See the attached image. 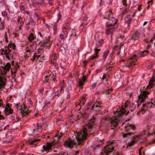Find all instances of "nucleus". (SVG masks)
I'll return each mask as SVG.
<instances>
[{"mask_svg": "<svg viewBox=\"0 0 155 155\" xmlns=\"http://www.w3.org/2000/svg\"><path fill=\"white\" fill-rule=\"evenodd\" d=\"M142 108H144L145 107V108L146 109V110H147L148 109L147 108V106H146V104L143 103L142 104Z\"/></svg>", "mask_w": 155, "mask_h": 155, "instance_id": "51", "label": "nucleus"}, {"mask_svg": "<svg viewBox=\"0 0 155 155\" xmlns=\"http://www.w3.org/2000/svg\"><path fill=\"white\" fill-rule=\"evenodd\" d=\"M136 55L134 54L128 61L127 63L129 64L126 65V67L129 68L130 69H131V68L136 64L135 62L137 61V59H136Z\"/></svg>", "mask_w": 155, "mask_h": 155, "instance_id": "5", "label": "nucleus"}, {"mask_svg": "<svg viewBox=\"0 0 155 155\" xmlns=\"http://www.w3.org/2000/svg\"><path fill=\"white\" fill-rule=\"evenodd\" d=\"M152 105H154L155 106V104H153L152 102L148 103L147 104V108H149V107H152V106H151Z\"/></svg>", "mask_w": 155, "mask_h": 155, "instance_id": "37", "label": "nucleus"}, {"mask_svg": "<svg viewBox=\"0 0 155 155\" xmlns=\"http://www.w3.org/2000/svg\"><path fill=\"white\" fill-rule=\"evenodd\" d=\"M98 57H96V55L94 54V55H91L90 58H89V60H94V59H95L97 58H98Z\"/></svg>", "mask_w": 155, "mask_h": 155, "instance_id": "38", "label": "nucleus"}, {"mask_svg": "<svg viewBox=\"0 0 155 155\" xmlns=\"http://www.w3.org/2000/svg\"><path fill=\"white\" fill-rule=\"evenodd\" d=\"M15 117L13 115H11L9 117V119L11 120H12L15 119Z\"/></svg>", "mask_w": 155, "mask_h": 155, "instance_id": "40", "label": "nucleus"}, {"mask_svg": "<svg viewBox=\"0 0 155 155\" xmlns=\"http://www.w3.org/2000/svg\"><path fill=\"white\" fill-rule=\"evenodd\" d=\"M82 80L79 79L78 82V86L80 88L82 89L83 88L84 83L85 82H87V77L86 75H83L81 78Z\"/></svg>", "mask_w": 155, "mask_h": 155, "instance_id": "9", "label": "nucleus"}, {"mask_svg": "<svg viewBox=\"0 0 155 155\" xmlns=\"http://www.w3.org/2000/svg\"><path fill=\"white\" fill-rule=\"evenodd\" d=\"M28 39L30 42H32L34 39V34L32 33H31L28 37Z\"/></svg>", "mask_w": 155, "mask_h": 155, "instance_id": "28", "label": "nucleus"}, {"mask_svg": "<svg viewBox=\"0 0 155 155\" xmlns=\"http://www.w3.org/2000/svg\"><path fill=\"white\" fill-rule=\"evenodd\" d=\"M140 35L139 33L137 31L134 34L132 35L131 38L129 39L128 42H130L131 40L134 41L138 40L139 38Z\"/></svg>", "mask_w": 155, "mask_h": 155, "instance_id": "11", "label": "nucleus"}, {"mask_svg": "<svg viewBox=\"0 0 155 155\" xmlns=\"http://www.w3.org/2000/svg\"><path fill=\"white\" fill-rule=\"evenodd\" d=\"M30 21L31 23H33V25H35L36 23V22L34 21V20L32 18H30Z\"/></svg>", "mask_w": 155, "mask_h": 155, "instance_id": "45", "label": "nucleus"}, {"mask_svg": "<svg viewBox=\"0 0 155 155\" xmlns=\"http://www.w3.org/2000/svg\"><path fill=\"white\" fill-rule=\"evenodd\" d=\"M62 136V134L61 133L56 134L54 137L51 139L52 141L53 142V144L57 143L58 142V140L60 139Z\"/></svg>", "mask_w": 155, "mask_h": 155, "instance_id": "12", "label": "nucleus"}, {"mask_svg": "<svg viewBox=\"0 0 155 155\" xmlns=\"http://www.w3.org/2000/svg\"><path fill=\"white\" fill-rule=\"evenodd\" d=\"M114 142L112 141L109 140L108 142L107 146L104 147L105 149L104 150V153L107 155L110 152L114 149V147L111 145Z\"/></svg>", "mask_w": 155, "mask_h": 155, "instance_id": "7", "label": "nucleus"}, {"mask_svg": "<svg viewBox=\"0 0 155 155\" xmlns=\"http://www.w3.org/2000/svg\"><path fill=\"white\" fill-rule=\"evenodd\" d=\"M110 15L107 12L104 19H108L110 21L106 23V26L107 28L106 30V33L109 34L110 32H112L115 30L114 26L117 23V20L114 17L110 18Z\"/></svg>", "mask_w": 155, "mask_h": 155, "instance_id": "2", "label": "nucleus"}, {"mask_svg": "<svg viewBox=\"0 0 155 155\" xmlns=\"http://www.w3.org/2000/svg\"><path fill=\"white\" fill-rule=\"evenodd\" d=\"M24 23V21L22 20H21L20 22V26L21 27L22 26Z\"/></svg>", "mask_w": 155, "mask_h": 155, "instance_id": "63", "label": "nucleus"}, {"mask_svg": "<svg viewBox=\"0 0 155 155\" xmlns=\"http://www.w3.org/2000/svg\"><path fill=\"white\" fill-rule=\"evenodd\" d=\"M120 120L117 117H114L111 121V124L114 127H116L118 124V122Z\"/></svg>", "mask_w": 155, "mask_h": 155, "instance_id": "13", "label": "nucleus"}, {"mask_svg": "<svg viewBox=\"0 0 155 155\" xmlns=\"http://www.w3.org/2000/svg\"><path fill=\"white\" fill-rule=\"evenodd\" d=\"M17 71V70L16 68H11V76L16 75Z\"/></svg>", "mask_w": 155, "mask_h": 155, "instance_id": "24", "label": "nucleus"}, {"mask_svg": "<svg viewBox=\"0 0 155 155\" xmlns=\"http://www.w3.org/2000/svg\"><path fill=\"white\" fill-rule=\"evenodd\" d=\"M88 62V61H87L86 60L84 61L83 62V64H84V67L86 68V65L87 64V63Z\"/></svg>", "mask_w": 155, "mask_h": 155, "instance_id": "42", "label": "nucleus"}, {"mask_svg": "<svg viewBox=\"0 0 155 155\" xmlns=\"http://www.w3.org/2000/svg\"><path fill=\"white\" fill-rule=\"evenodd\" d=\"M109 93V89L107 90H105L103 92V94L105 95H107Z\"/></svg>", "mask_w": 155, "mask_h": 155, "instance_id": "39", "label": "nucleus"}, {"mask_svg": "<svg viewBox=\"0 0 155 155\" xmlns=\"http://www.w3.org/2000/svg\"><path fill=\"white\" fill-rule=\"evenodd\" d=\"M1 112L0 111V120L4 119L5 118L1 114Z\"/></svg>", "mask_w": 155, "mask_h": 155, "instance_id": "54", "label": "nucleus"}, {"mask_svg": "<svg viewBox=\"0 0 155 155\" xmlns=\"http://www.w3.org/2000/svg\"><path fill=\"white\" fill-rule=\"evenodd\" d=\"M125 22L128 25H129L132 21V19L130 18V15H127L125 18Z\"/></svg>", "mask_w": 155, "mask_h": 155, "instance_id": "19", "label": "nucleus"}, {"mask_svg": "<svg viewBox=\"0 0 155 155\" xmlns=\"http://www.w3.org/2000/svg\"><path fill=\"white\" fill-rule=\"evenodd\" d=\"M9 111V108L8 107H5V110H4V112H8Z\"/></svg>", "mask_w": 155, "mask_h": 155, "instance_id": "62", "label": "nucleus"}, {"mask_svg": "<svg viewBox=\"0 0 155 155\" xmlns=\"http://www.w3.org/2000/svg\"><path fill=\"white\" fill-rule=\"evenodd\" d=\"M95 118L93 117L89 120L83 128L82 130L77 132L76 138L78 142V145H83L84 140L87 139L89 134H92L94 132Z\"/></svg>", "mask_w": 155, "mask_h": 155, "instance_id": "1", "label": "nucleus"}, {"mask_svg": "<svg viewBox=\"0 0 155 155\" xmlns=\"http://www.w3.org/2000/svg\"><path fill=\"white\" fill-rule=\"evenodd\" d=\"M48 79L47 78H46V76L45 77L44 80L43 81L44 82L46 83L48 82Z\"/></svg>", "mask_w": 155, "mask_h": 155, "instance_id": "61", "label": "nucleus"}, {"mask_svg": "<svg viewBox=\"0 0 155 155\" xmlns=\"http://www.w3.org/2000/svg\"><path fill=\"white\" fill-rule=\"evenodd\" d=\"M95 109L96 111H98L101 109L102 107L97 104L95 105Z\"/></svg>", "mask_w": 155, "mask_h": 155, "instance_id": "33", "label": "nucleus"}, {"mask_svg": "<svg viewBox=\"0 0 155 155\" xmlns=\"http://www.w3.org/2000/svg\"><path fill=\"white\" fill-rule=\"evenodd\" d=\"M125 127H127V129H129V130L130 131V129L134 130L135 129L134 125L133 124H130V125H127V126H125Z\"/></svg>", "mask_w": 155, "mask_h": 155, "instance_id": "26", "label": "nucleus"}, {"mask_svg": "<svg viewBox=\"0 0 155 155\" xmlns=\"http://www.w3.org/2000/svg\"><path fill=\"white\" fill-rule=\"evenodd\" d=\"M94 51H95V55H96V57H98V53H99V51H100V49H97L96 48H95L94 49Z\"/></svg>", "mask_w": 155, "mask_h": 155, "instance_id": "31", "label": "nucleus"}, {"mask_svg": "<svg viewBox=\"0 0 155 155\" xmlns=\"http://www.w3.org/2000/svg\"><path fill=\"white\" fill-rule=\"evenodd\" d=\"M34 18L35 20L38 21L39 20V16L38 13L35 11V13L34 15Z\"/></svg>", "mask_w": 155, "mask_h": 155, "instance_id": "30", "label": "nucleus"}, {"mask_svg": "<svg viewBox=\"0 0 155 155\" xmlns=\"http://www.w3.org/2000/svg\"><path fill=\"white\" fill-rule=\"evenodd\" d=\"M97 83H95L93 84L92 86V88L93 89L97 85Z\"/></svg>", "mask_w": 155, "mask_h": 155, "instance_id": "52", "label": "nucleus"}, {"mask_svg": "<svg viewBox=\"0 0 155 155\" xmlns=\"http://www.w3.org/2000/svg\"><path fill=\"white\" fill-rule=\"evenodd\" d=\"M125 129L126 130V133H124L123 132L122 133L123 134V137L124 138H126L127 137L128 135H130L131 134H133L132 132H130L127 129V127H125Z\"/></svg>", "mask_w": 155, "mask_h": 155, "instance_id": "15", "label": "nucleus"}, {"mask_svg": "<svg viewBox=\"0 0 155 155\" xmlns=\"http://www.w3.org/2000/svg\"><path fill=\"white\" fill-rule=\"evenodd\" d=\"M151 79L154 80L153 81H155V71H153V76H152Z\"/></svg>", "mask_w": 155, "mask_h": 155, "instance_id": "50", "label": "nucleus"}, {"mask_svg": "<svg viewBox=\"0 0 155 155\" xmlns=\"http://www.w3.org/2000/svg\"><path fill=\"white\" fill-rule=\"evenodd\" d=\"M135 141L134 140H132L131 142L129 143L128 144V146H132L134 144L135 142Z\"/></svg>", "mask_w": 155, "mask_h": 155, "instance_id": "35", "label": "nucleus"}, {"mask_svg": "<svg viewBox=\"0 0 155 155\" xmlns=\"http://www.w3.org/2000/svg\"><path fill=\"white\" fill-rule=\"evenodd\" d=\"M81 116H82V115H81L80 114H78L77 116V119L76 121H77L80 119V118H81Z\"/></svg>", "mask_w": 155, "mask_h": 155, "instance_id": "43", "label": "nucleus"}, {"mask_svg": "<svg viewBox=\"0 0 155 155\" xmlns=\"http://www.w3.org/2000/svg\"><path fill=\"white\" fill-rule=\"evenodd\" d=\"M53 144V142L51 140V142L50 143H49L48 142L47 143V147L49 149H51V147H52V144Z\"/></svg>", "mask_w": 155, "mask_h": 155, "instance_id": "32", "label": "nucleus"}, {"mask_svg": "<svg viewBox=\"0 0 155 155\" xmlns=\"http://www.w3.org/2000/svg\"><path fill=\"white\" fill-rule=\"evenodd\" d=\"M44 89L43 88H40L39 89V91L40 93H43V91H44Z\"/></svg>", "mask_w": 155, "mask_h": 155, "instance_id": "64", "label": "nucleus"}, {"mask_svg": "<svg viewBox=\"0 0 155 155\" xmlns=\"http://www.w3.org/2000/svg\"><path fill=\"white\" fill-rule=\"evenodd\" d=\"M43 148L44 150L45 151H49V149L46 146H45V145H44L43 146Z\"/></svg>", "mask_w": 155, "mask_h": 155, "instance_id": "41", "label": "nucleus"}, {"mask_svg": "<svg viewBox=\"0 0 155 155\" xmlns=\"http://www.w3.org/2000/svg\"><path fill=\"white\" fill-rule=\"evenodd\" d=\"M109 53V50H106L104 51L103 53V59L104 61H105L107 55Z\"/></svg>", "mask_w": 155, "mask_h": 155, "instance_id": "22", "label": "nucleus"}, {"mask_svg": "<svg viewBox=\"0 0 155 155\" xmlns=\"http://www.w3.org/2000/svg\"><path fill=\"white\" fill-rule=\"evenodd\" d=\"M76 143L74 140H69L64 142V144L69 147H73L74 145H75Z\"/></svg>", "mask_w": 155, "mask_h": 155, "instance_id": "10", "label": "nucleus"}, {"mask_svg": "<svg viewBox=\"0 0 155 155\" xmlns=\"http://www.w3.org/2000/svg\"><path fill=\"white\" fill-rule=\"evenodd\" d=\"M44 56H43V57H41L40 58V60H39V61L40 62H42L43 60H44Z\"/></svg>", "mask_w": 155, "mask_h": 155, "instance_id": "59", "label": "nucleus"}, {"mask_svg": "<svg viewBox=\"0 0 155 155\" xmlns=\"http://www.w3.org/2000/svg\"><path fill=\"white\" fill-rule=\"evenodd\" d=\"M127 0H122V3L123 4V5L124 6H126L127 5Z\"/></svg>", "mask_w": 155, "mask_h": 155, "instance_id": "44", "label": "nucleus"}, {"mask_svg": "<svg viewBox=\"0 0 155 155\" xmlns=\"http://www.w3.org/2000/svg\"><path fill=\"white\" fill-rule=\"evenodd\" d=\"M154 81V80H153L152 79H150L149 81L148 85L147 86V87H146V88L145 90V91H143V92L141 91V92H143V91H145L146 89H147V90L148 89H149V88L150 89L151 88H152V87L153 86V81Z\"/></svg>", "mask_w": 155, "mask_h": 155, "instance_id": "16", "label": "nucleus"}, {"mask_svg": "<svg viewBox=\"0 0 155 155\" xmlns=\"http://www.w3.org/2000/svg\"><path fill=\"white\" fill-rule=\"evenodd\" d=\"M56 74L55 73L54 74H50L49 75L46 76V78H47L48 80L50 78H52V81H55L56 80Z\"/></svg>", "mask_w": 155, "mask_h": 155, "instance_id": "18", "label": "nucleus"}, {"mask_svg": "<svg viewBox=\"0 0 155 155\" xmlns=\"http://www.w3.org/2000/svg\"><path fill=\"white\" fill-rule=\"evenodd\" d=\"M106 68H107V70L108 69H110V68H111V69H110V70H110V71H112V67H111L110 66H109L108 65H107L106 66Z\"/></svg>", "mask_w": 155, "mask_h": 155, "instance_id": "57", "label": "nucleus"}, {"mask_svg": "<svg viewBox=\"0 0 155 155\" xmlns=\"http://www.w3.org/2000/svg\"><path fill=\"white\" fill-rule=\"evenodd\" d=\"M20 65L18 64V63L16 62L15 64L14 68H16L17 69V68H19Z\"/></svg>", "mask_w": 155, "mask_h": 155, "instance_id": "48", "label": "nucleus"}, {"mask_svg": "<svg viewBox=\"0 0 155 155\" xmlns=\"http://www.w3.org/2000/svg\"><path fill=\"white\" fill-rule=\"evenodd\" d=\"M81 115H82L81 118H83L84 119H87L88 118V115L87 113L84 112L83 113L80 114Z\"/></svg>", "mask_w": 155, "mask_h": 155, "instance_id": "25", "label": "nucleus"}, {"mask_svg": "<svg viewBox=\"0 0 155 155\" xmlns=\"http://www.w3.org/2000/svg\"><path fill=\"white\" fill-rule=\"evenodd\" d=\"M21 19H22L21 17V16H18V21L20 22V21L21 20Z\"/></svg>", "mask_w": 155, "mask_h": 155, "instance_id": "58", "label": "nucleus"}, {"mask_svg": "<svg viewBox=\"0 0 155 155\" xmlns=\"http://www.w3.org/2000/svg\"><path fill=\"white\" fill-rule=\"evenodd\" d=\"M13 111V110L12 109H11V108H9V113H10V114H12Z\"/></svg>", "mask_w": 155, "mask_h": 155, "instance_id": "60", "label": "nucleus"}, {"mask_svg": "<svg viewBox=\"0 0 155 155\" xmlns=\"http://www.w3.org/2000/svg\"><path fill=\"white\" fill-rule=\"evenodd\" d=\"M3 70L9 71L11 68V64L9 63H7L4 66H2Z\"/></svg>", "mask_w": 155, "mask_h": 155, "instance_id": "17", "label": "nucleus"}, {"mask_svg": "<svg viewBox=\"0 0 155 155\" xmlns=\"http://www.w3.org/2000/svg\"><path fill=\"white\" fill-rule=\"evenodd\" d=\"M9 54L8 52V51L6 50H5L4 52V55H5V56Z\"/></svg>", "mask_w": 155, "mask_h": 155, "instance_id": "55", "label": "nucleus"}, {"mask_svg": "<svg viewBox=\"0 0 155 155\" xmlns=\"http://www.w3.org/2000/svg\"><path fill=\"white\" fill-rule=\"evenodd\" d=\"M51 12V11L49 10L46 13L47 16L48 17H49L50 16V14Z\"/></svg>", "mask_w": 155, "mask_h": 155, "instance_id": "47", "label": "nucleus"}, {"mask_svg": "<svg viewBox=\"0 0 155 155\" xmlns=\"http://www.w3.org/2000/svg\"><path fill=\"white\" fill-rule=\"evenodd\" d=\"M56 58L55 54H53L52 55L51 59L55 60Z\"/></svg>", "mask_w": 155, "mask_h": 155, "instance_id": "46", "label": "nucleus"}, {"mask_svg": "<svg viewBox=\"0 0 155 155\" xmlns=\"http://www.w3.org/2000/svg\"><path fill=\"white\" fill-rule=\"evenodd\" d=\"M40 140V139H35L31 141H29V143L31 145L36 144V143L38 141H39Z\"/></svg>", "mask_w": 155, "mask_h": 155, "instance_id": "29", "label": "nucleus"}, {"mask_svg": "<svg viewBox=\"0 0 155 155\" xmlns=\"http://www.w3.org/2000/svg\"><path fill=\"white\" fill-rule=\"evenodd\" d=\"M70 29V27L68 25H64V29H63L64 32V31H66V30H68Z\"/></svg>", "mask_w": 155, "mask_h": 155, "instance_id": "36", "label": "nucleus"}, {"mask_svg": "<svg viewBox=\"0 0 155 155\" xmlns=\"http://www.w3.org/2000/svg\"><path fill=\"white\" fill-rule=\"evenodd\" d=\"M6 83L4 81H2L1 78H0V89L4 88L5 86Z\"/></svg>", "mask_w": 155, "mask_h": 155, "instance_id": "23", "label": "nucleus"}, {"mask_svg": "<svg viewBox=\"0 0 155 155\" xmlns=\"http://www.w3.org/2000/svg\"><path fill=\"white\" fill-rule=\"evenodd\" d=\"M41 54L37 55V53L36 51L35 52L33 56L32 57V58L31 59V60H32L33 61H34L37 60L38 58L40 57Z\"/></svg>", "mask_w": 155, "mask_h": 155, "instance_id": "20", "label": "nucleus"}, {"mask_svg": "<svg viewBox=\"0 0 155 155\" xmlns=\"http://www.w3.org/2000/svg\"><path fill=\"white\" fill-rule=\"evenodd\" d=\"M51 45V43L49 42V39H48V40H47V39H45L43 41H41L38 44V45L46 48L50 47Z\"/></svg>", "mask_w": 155, "mask_h": 155, "instance_id": "8", "label": "nucleus"}, {"mask_svg": "<svg viewBox=\"0 0 155 155\" xmlns=\"http://www.w3.org/2000/svg\"><path fill=\"white\" fill-rule=\"evenodd\" d=\"M65 85V84L64 83H62L61 82H60V85L61 89L64 87Z\"/></svg>", "mask_w": 155, "mask_h": 155, "instance_id": "53", "label": "nucleus"}, {"mask_svg": "<svg viewBox=\"0 0 155 155\" xmlns=\"http://www.w3.org/2000/svg\"><path fill=\"white\" fill-rule=\"evenodd\" d=\"M95 40L96 41V47L99 48L101 46L103 43L104 40L101 38V35L99 34H96L94 36Z\"/></svg>", "mask_w": 155, "mask_h": 155, "instance_id": "6", "label": "nucleus"}, {"mask_svg": "<svg viewBox=\"0 0 155 155\" xmlns=\"http://www.w3.org/2000/svg\"><path fill=\"white\" fill-rule=\"evenodd\" d=\"M136 107V105L134 104H132L131 106L130 107V109L129 110L127 111V110H125L124 108H122L120 110L119 112L118 113V116H121L125 114L127 115L130 113V112L131 113Z\"/></svg>", "mask_w": 155, "mask_h": 155, "instance_id": "3", "label": "nucleus"}, {"mask_svg": "<svg viewBox=\"0 0 155 155\" xmlns=\"http://www.w3.org/2000/svg\"><path fill=\"white\" fill-rule=\"evenodd\" d=\"M149 92L147 91H143L141 92L140 94L138 96V100L137 103V107H138L141 105V103L144 102L145 99L146 97H147V95L149 94Z\"/></svg>", "mask_w": 155, "mask_h": 155, "instance_id": "4", "label": "nucleus"}, {"mask_svg": "<svg viewBox=\"0 0 155 155\" xmlns=\"http://www.w3.org/2000/svg\"><path fill=\"white\" fill-rule=\"evenodd\" d=\"M5 41L6 42H8V40L7 37V35L6 34V32L5 33Z\"/></svg>", "mask_w": 155, "mask_h": 155, "instance_id": "56", "label": "nucleus"}, {"mask_svg": "<svg viewBox=\"0 0 155 155\" xmlns=\"http://www.w3.org/2000/svg\"><path fill=\"white\" fill-rule=\"evenodd\" d=\"M12 46L13 49L15 50V49L16 45L14 43H12L11 41L10 43L8 45L7 48H11Z\"/></svg>", "mask_w": 155, "mask_h": 155, "instance_id": "27", "label": "nucleus"}, {"mask_svg": "<svg viewBox=\"0 0 155 155\" xmlns=\"http://www.w3.org/2000/svg\"><path fill=\"white\" fill-rule=\"evenodd\" d=\"M21 111V113L22 115V117H23L25 116L26 115L27 116H28V114H29V112H30V111L29 112L28 110L26 111L25 110L21 108V109H20Z\"/></svg>", "mask_w": 155, "mask_h": 155, "instance_id": "21", "label": "nucleus"}, {"mask_svg": "<svg viewBox=\"0 0 155 155\" xmlns=\"http://www.w3.org/2000/svg\"><path fill=\"white\" fill-rule=\"evenodd\" d=\"M86 5L87 3L85 2H84L81 7V9H82Z\"/></svg>", "mask_w": 155, "mask_h": 155, "instance_id": "49", "label": "nucleus"}, {"mask_svg": "<svg viewBox=\"0 0 155 155\" xmlns=\"http://www.w3.org/2000/svg\"><path fill=\"white\" fill-rule=\"evenodd\" d=\"M148 53V51H140L137 54V55H136V59H137V58H138L141 57H143L146 55Z\"/></svg>", "mask_w": 155, "mask_h": 155, "instance_id": "14", "label": "nucleus"}, {"mask_svg": "<svg viewBox=\"0 0 155 155\" xmlns=\"http://www.w3.org/2000/svg\"><path fill=\"white\" fill-rule=\"evenodd\" d=\"M154 143H155V139H154L151 141L148 142L147 144H145V146H147L148 144H152Z\"/></svg>", "mask_w": 155, "mask_h": 155, "instance_id": "34", "label": "nucleus"}]
</instances>
